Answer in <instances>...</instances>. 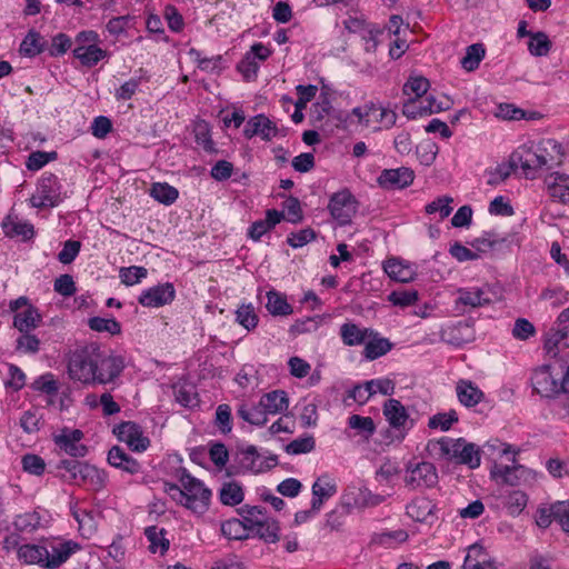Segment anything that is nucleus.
Instances as JSON below:
<instances>
[{"instance_id":"f257e3e1","label":"nucleus","mask_w":569,"mask_h":569,"mask_svg":"<svg viewBox=\"0 0 569 569\" xmlns=\"http://www.w3.org/2000/svg\"><path fill=\"white\" fill-rule=\"evenodd\" d=\"M126 368L124 358L101 350L96 343L74 350L68 362L71 380L84 386L114 383Z\"/></svg>"},{"instance_id":"f03ea898","label":"nucleus","mask_w":569,"mask_h":569,"mask_svg":"<svg viewBox=\"0 0 569 569\" xmlns=\"http://www.w3.org/2000/svg\"><path fill=\"white\" fill-rule=\"evenodd\" d=\"M531 386L536 393L550 398L559 392H569V363L543 366L531 376Z\"/></svg>"},{"instance_id":"7ed1b4c3","label":"nucleus","mask_w":569,"mask_h":569,"mask_svg":"<svg viewBox=\"0 0 569 569\" xmlns=\"http://www.w3.org/2000/svg\"><path fill=\"white\" fill-rule=\"evenodd\" d=\"M57 469L60 478L71 485L82 486L98 491L106 485V475L97 467L74 459L61 460Z\"/></svg>"},{"instance_id":"20e7f679","label":"nucleus","mask_w":569,"mask_h":569,"mask_svg":"<svg viewBox=\"0 0 569 569\" xmlns=\"http://www.w3.org/2000/svg\"><path fill=\"white\" fill-rule=\"evenodd\" d=\"M348 123H358L372 131L387 130L396 124L397 113L373 102L353 108L345 119Z\"/></svg>"},{"instance_id":"39448f33","label":"nucleus","mask_w":569,"mask_h":569,"mask_svg":"<svg viewBox=\"0 0 569 569\" xmlns=\"http://www.w3.org/2000/svg\"><path fill=\"white\" fill-rule=\"evenodd\" d=\"M442 456L455 460L458 463L467 465L475 469L480 466V450L473 445L467 442L463 438L451 439L441 438L437 442Z\"/></svg>"},{"instance_id":"423d86ee","label":"nucleus","mask_w":569,"mask_h":569,"mask_svg":"<svg viewBox=\"0 0 569 569\" xmlns=\"http://www.w3.org/2000/svg\"><path fill=\"white\" fill-rule=\"evenodd\" d=\"M179 482L186 489L187 508L197 513H204L210 505L211 491L186 469L179 472Z\"/></svg>"},{"instance_id":"0eeeda50","label":"nucleus","mask_w":569,"mask_h":569,"mask_svg":"<svg viewBox=\"0 0 569 569\" xmlns=\"http://www.w3.org/2000/svg\"><path fill=\"white\" fill-rule=\"evenodd\" d=\"M61 201V184L56 174L44 172L37 183L34 193L30 198L33 208L54 207Z\"/></svg>"},{"instance_id":"6e6552de","label":"nucleus","mask_w":569,"mask_h":569,"mask_svg":"<svg viewBox=\"0 0 569 569\" xmlns=\"http://www.w3.org/2000/svg\"><path fill=\"white\" fill-rule=\"evenodd\" d=\"M510 166L521 169L526 178L535 179L538 170L542 169L538 144H522L517 148L510 156Z\"/></svg>"},{"instance_id":"1a4fd4ad","label":"nucleus","mask_w":569,"mask_h":569,"mask_svg":"<svg viewBox=\"0 0 569 569\" xmlns=\"http://www.w3.org/2000/svg\"><path fill=\"white\" fill-rule=\"evenodd\" d=\"M405 483L413 490L432 488L438 483L437 468L428 461L409 465L406 470Z\"/></svg>"},{"instance_id":"9d476101","label":"nucleus","mask_w":569,"mask_h":569,"mask_svg":"<svg viewBox=\"0 0 569 569\" xmlns=\"http://www.w3.org/2000/svg\"><path fill=\"white\" fill-rule=\"evenodd\" d=\"M330 213L340 226L351 223L357 212V201L348 190L335 193L328 206Z\"/></svg>"},{"instance_id":"9b49d317","label":"nucleus","mask_w":569,"mask_h":569,"mask_svg":"<svg viewBox=\"0 0 569 569\" xmlns=\"http://www.w3.org/2000/svg\"><path fill=\"white\" fill-rule=\"evenodd\" d=\"M176 298V290L171 282L160 283L143 290L138 302L147 308H160L171 303Z\"/></svg>"},{"instance_id":"f8f14e48","label":"nucleus","mask_w":569,"mask_h":569,"mask_svg":"<svg viewBox=\"0 0 569 569\" xmlns=\"http://www.w3.org/2000/svg\"><path fill=\"white\" fill-rule=\"evenodd\" d=\"M82 439L83 432L81 430L63 428L60 435L54 437V443L64 453L74 458H82L88 452L87 446L81 443Z\"/></svg>"},{"instance_id":"ddd939ff","label":"nucleus","mask_w":569,"mask_h":569,"mask_svg":"<svg viewBox=\"0 0 569 569\" xmlns=\"http://www.w3.org/2000/svg\"><path fill=\"white\" fill-rule=\"evenodd\" d=\"M114 431L119 440L126 442L133 451L142 452L150 445V440L143 436L141 427L136 422H121Z\"/></svg>"},{"instance_id":"4468645a","label":"nucleus","mask_w":569,"mask_h":569,"mask_svg":"<svg viewBox=\"0 0 569 569\" xmlns=\"http://www.w3.org/2000/svg\"><path fill=\"white\" fill-rule=\"evenodd\" d=\"M415 173L411 169L400 167L397 169H385L379 174L378 184L387 190H400L413 182Z\"/></svg>"},{"instance_id":"2eb2a0df","label":"nucleus","mask_w":569,"mask_h":569,"mask_svg":"<svg viewBox=\"0 0 569 569\" xmlns=\"http://www.w3.org/2000/svg\"><path fill=\"white\" fill-rule=\"evenodd\" d=\"M443 110H447V106H436V99L432 96L409 98L402 107V113L408 119H416Z\"/></svg>"},{"instance_id":"dca6fc26","label":"nucleus","mask_w":569,"mask_h":569,"mask_svg":"<svg viewBox=\"0 0 569 569\" xmlns=\"http://www.w3.org/2000/svg\"><path fill=\"white\" fill-rule=\"evenodd\" d=\"M382 411L393 429L408 431L412 428L413 421L410 420L406 407L399 400L388 399L383 405Z\"/></svg>"},{"instance_id":"f3484780","label":"nucleus","mask_w":569,"mask_h":569,"mask_svg":"<svg viewBox=\"0 0 569 569\" xmlns=\"http://www.w3.org/2000/svg\"><path fill=\"white\" fill-rule=\"evenodd\" d=\"M278 134V128L274 122H272L264 114H257L250 118L243 129V136L247 139H251L256 136H259L264 141H270Z\"/></svg>"},{"instance_id":"a211bd4d","label":"nucleus","mask_w":569,"mask_h":569,"mask_svg":"<svg viewBox=\"0 0 569 569\" xmlns=\"http://www.w3.org/2000/svg\"><path fill=\"white\" fill-rule=\"evenodd\" d=\"M382 269L391 280L398 282H410L417 276L415 266L398 257L385 260Z\"/></svg>"},{"instance_id":"6ab92c4d","label":"nucleus","mask_w":569,"mask_h":569,"mask_svg":"<svg viewBox=\"0 0 569 569\" xmlns=\"http://www.w3.org/2000/svg\"><path fill=\"white\" fill-rule=\"evenodd\" d=\"M79 545L71 540L51 542L48 547V560L44 563V568H59L71 557V555L79 550Z\"/></svg>"},{"instance_id":"aec40b11","label":"nucleus","mask_w":569,"mask_h":569,"mask_svg":"<svg viewBox=\"0 0 569 569\" xmlns=\"http://www.w3.org/2000/svg\"><path fill=\"white\" fill-rule=\"evenodd\" d=\"M538 144L541 168L552 169L560 166L565 156L562 146L553 139L541 140Z\"/></svg>"},{"instance_id":"412c9836","label":"nucleus","mask_w":569,"mask_h":569,"mask_svg":"<svg viewBox=\"0 0 569 569\" xmlns=\"http://www.w3.org/2000/svg\"><path fill=\"white\" fill-rule=\"evenodd\" d=\"M545 184L549 197L557 202H569V176L560 172H551L545 178Z\"/></svg>"},{"instance_id":"4be33fe9","label":"nucleus","mask_w":569,"mask_h":569,"mask_svg":"<svg viewBox=\"0 0 569 569\" xmlns=\"http://www.w3.org/2000/svg\"><path fill=\"white\" fill-rule=\"evenodd\" d=\"M558 322L562 328L551 333L545 343L548 353L553 356L557 355L559 345L569 347V307L559 315Z\"/></svg>"},{"instance_id":"5701e85b","label":"nucleus","mask_w":569,"mask_h":569,"mask_svg":"<svg viewBox=\"0 0 569 569\" xmlns=\"http://www.w3.org/2000/svg\"><path fill=\"white\" fill-rule=\"evenodd\" d=\"M17 558L23 565H38L44 568L48 560V547L36 543L21 545L18 548Z\"/></svg>"},{"instance_id":"b1692460","label":"nucleus","mask_w":569,"mask_h":569,"mask_svg":"<svg viewBox=\"0 0 569 569\" xmlns=\"http://www.w3.org/2000/svg\"><path fill=\"white\" fill-rule=\"evenodd\" d=\"M491 475L497 481L509 486H519L522 481L527 480L530 475V470L520 465L511 467L505 466L496 467L491 471Z\"/></svg>"},{"instance_id":"393cba45","label":"nucleus","mask_w":569,"mask_h":569,"mask_svg":"<svg viewBox=\"0 0 569 569\" xmlns=\"http://www.w3.org/2000/svg\"><path fill=\"white\" fill-rule=\"evenodd\" d=\"M456 393L459 402L467 408L477 406L485 398L483 391L480 390L476 383L466 379H461L457 382Z\"/></svg>"},{"instance_id":"a878e982","label":"nucleus","mask_w":569,"mask_h":569,"mask_svg":"<svg viewBox=\"0 0 569 569\" xmlns=\"http://www.w3.org/2000/svg\"><path fill=\"white\" fill-rule=\"evenodd\" d=\"M108 462L112 467L121 469L130 475H136L141 471V465L119 446H114L109 450Z\"/></svg>"},{"instance_id":"bb28decb","label":"nucleus","mask_w":569,"mask_h":569,"mask_svg":"<svg viewBox=\"0 0 569 569\" xmlns=\"http://www.w3.org/2000/svg\"><path fill=\"white\" fill-rule=\"evenodd\" d=\"M237 416L243 421L252 425L262 427L268 421V415L264 408L261 406V401L254 402H242L237 408Z\"/></svg>"},{"instance_id":"cd10ccee","label":"nucleus","mask_w":569,"mask_h":569,"mask_svg":"<svg viewBox=\"0 0 569 569\" xmlns=\"http://www.w3.org/2000/svg\"><path fill=\"white\" fill-rule=\"evenodd\" d=\"M284 218V213L278 211L276 209H269L266 212V219L254 221L249 230L248 236L254 240L259 241L263 234H266L269 230L276 227L282 219Z\"/></svg>"},{"instance_id":"c85d7f7f","label":"nucleus","mask_w":569,"mask_h":569,"mask_svg":"<svg viewBox=\"0 0 569 569\" xmlns=\"http://www.w3.org/2000/svg\"><path fill=\"white\" fill-rule=\"evenodd\" d=\"M370 336H373L372 329L360 328L352 322H346L340 327V337L348 347L363 345Z\"/></svg>"},{"instance_id":"c756f323","label":"nucleus","mask_w":569,"mask_h":569,"mask_svg":"<svg viewBox=\"0 0 569 569\" xmlns=\"http://www.w3.org/2000/svg\"><path fill=\"white\" fill-rule=\"evenodd\" d=\"M436 505L426 497L412 499L406 507L407 515L415 521L427 522L433 517Z\"/></svg>"},{"instance_id":"7c9ffc66","label":"nucleus","mask_w":569,"mask_h":569,"mask_svg":"<svg viewBox=\"0 0 569 569\" xmlns=\"http://www.w3.org/2000/svg\"><path fill=\"white\" fill-rule=\"evenodd\" d=\"M261 406L267 415H280L288 410L289 398L283 390H273L264 393L261 398Z\"/></svg>"},{"instance_id":"2f4dec72","label":"nucleus","mask_w":569,"mask_h":569,"mask_svg":"<svg viewBox=\"0 0 569 569\" xmlns=\"http://www.w3.org/2000/svg\"><path fill=\"white\" fill-rule=\"evenodd\" d=\"M42 322V316L36 307L28 305L26 309L17 312L13 318V326L20 332H29Z\"/></svg>"},{"instance_id":"473e14b6","label":"nucleus","mask_w":569,"mask_h":569,"mask_svg":"<svg viewBox=\"0 0 569 569\" xmlns=\"http://www.w3.org/2000/svg\"><path fill=\"white\" fill-rule=\"evenodd\" d=\"M73 56L83 67L92 68L108 56V52L96 44H80L73 49Z\"/></svg>"},{"instance_id":"72a5a7b5","label":"nucleus","mask_w":569,"mask_h":569,"mask_svg":"<svg viewBox=\"0 0 569 569\" xmlns=\"http://www.w3.org/2000/svg\"><path fill=\"white\" fill-rule=\"evenodd\" d=\"M219 499L224 506L234 507L240 505L244 499L242 486L234 480L223 482L219 489Z\"/></svg>"},{"instance_id":"f704fd0d","label":"nucleus","mask_w":569,"mask_h":569,"mask_svg":"<svg viewBox=\"0 0 569 569\" xmlns=\"http://www.w3.org/2000/svg\"><path fill=\"white\" fill-rule=\"evenodd\" d=\"M392 348V343L387 338L379 337L378 332L373 331L365 342L363 355L369 360L378 359L388 353Z\"/></svg>"},{"instance_id":"c9c22d12","label":"nucleus","mask_w":569,"mask_h":569,"mask_svg":"<svg viewBox=\"0 0 569 569\" xmlns=\"http://www.w3.org/2000/svg\"><path fill=\"white\" fill-rule=\"evenodd\" d=\"M2 229L7 237H22L30 239L34 234L33 226L29 222L21 221L17 217L8 216L2 222Z\"/></svg>"},{"instance_id":"e433bc0d","label":"nucleus","mask_w":569,"mask_h":569,"mask_svg":"<svg viewBox=\"0 0 569 569\" xmlns=\"http://www.w3.org/2000/svg\"><path fill=\"white\" fill-rule=\"evenodd\" d=\"M457 302L471 308H478L489 305L491 299L488 293L480 288H463L458 290Z\"/></svg>"},{"instance_id":"4c0bfd02","label":"nucleus","mask_w":569,"mask_h":569,"mask_svg":"<svg viewBox=\"0 0 569 569\" xmlns=\"http://www.w3.org/2000/svg\"><path fill=\"white\" fill-rule=\"evenodd\" d=\"M462 567L463 569H495L485 549L478 545L469 547Z\"/></svg>"},{"instance_id":"58836bf2","label":"nucleus","mask_w":569,"mask_h":569,"mask_svg":"<svg viewBox=\"0 0 569 569\" xmlns=\"http://www.w3.org/2000/svg\"><path fill=\"white\" fill-rule=\"evenodd\" d=\"M44 38L36 30H30L20 44V53L24 57H36L40 54L46 47Z\"/></svg>"},{"instance_id":"ea45409f","label":"nucleus","mask_w":569,"mask_h":569,"mask_svg":"<svg viewBox=\"0 0 569 569\" xmlns=\"http://www.w3.org/2000/svg\"><path fill=\"white\" fill-rule=\"evenodd\" d=\"M337 491V488L333 483L329 481H325L322 479H318L312 485V510L319 511L325 500L332 497Z\"/></svg>"},{"instance_id":"a19ab883","label":"nucleus","mask_w":569,"mask_h":569,"mask_svg":"<svg viewBox=\"0 0 569 569\" xmlns=\"http://www.w3.org/2000/svg\"><path fill=\"white\" fill-rule=\"evenodd\" d=\"M506 241L505 238H500L496 232L488 231L473 239L471 247L480 254V252H488L489 250L501 248Z\"/></svg>"},{"instance_id":"79ce46f5","label":"nucleus","mask_w":569,"mask_h":569,"mask_svg":"<svg viewBox=\"0 0 569 569\" xmlns=\"http://www.w3.org/2000/svg\"><path fill=\"white\" fill-rule=\"evenodd\" d=\"M196 143L201 147L208 153H216L217 149L214 142L211 139L209 123L204 120H200L194 123L193 127Z\"/></svg>"},{"instance_id":"37998d69","label":"nucleus","mask_w":569,"mask_h":569,"mask_svg":"<svg viewBox=\"0 0 569 569\" xmlns=\"http://www.w3.org/2000/svg\"><path fill=\"white\" fill-rule=\"evenodd\" d=\"M221 533L228 539L243 540L249 538L250 530L240 519L232 518L221 523Z\"/></svg>"},{"instance_id":"c03bdc74","label":"nucleus","mask_w":569,"mask_h":569,"mask_svg":"<svg viewBox=\"0 0 569 569\" xmlns=\"http://www.w3.org/2000/svg\"><path fill=\"white\" fill-rule=\"evenodd\" d=\"M144 535L150 542L149 549L152 553H156L159 550L160 553L163 555L169 549L170 543L169 540L164 537V529L150 526L146 528Z\"/></svg>"},{"instance_id":"a18cd8bd","label":"nucleus","mask_w":569,"mask_h":569,"mask_svg":"<svg viewBox=\"0 0 569 569\" xmlns=\"http://www.w3.org/2000/svg\"><path fill=\"white\" fill-rule=\"evenodd\" d=\"M266 308L272 316H289L293 311L286 297L274 291L268 292Z\"/></svg>"},{"instance_id":"49530a36","label":"nucleus","mask_w":569,"mask_h":569,"mask_svg":"<svg viewBox=\"0 0 569 569\" xmlns=\"http://www.w3.org/2000/svg\"><path fill=\"white\" fill-rule=\"evenodd\" d=\"M486 49L482 43H473L467 47L466 54L461 59V67L467 71L476 70L485 58Z\"/></svg>"},{"instance_id":"de8ad7c7","label":"nucleus","mask_w":569,"mask_h":569,"mask_svg":"<svg viewBox=\"0 0 569 569\" xmlns=\"http://www.w3.org/2000/svg\"><path fill=\"white\" fill-rule=\"evenodd\" d=\"M279 531L280 527L278 522L274 519L266 517L252 532L266 542H276L279 540Z\"/></svg>"},{"instance_id":"09e8293b","label":"nucleus","mask_w":569,"mask_h":569,"mask_svg":"<svg viewBox=\"0 0 569 569\" xmlns=\"http://www.w3.org/2000/svg\"><path fill=\"white\" fill-rule=\"evenodd\" d=\"M238 512L242 517L241 521L246 523L250 532L266 518L264 508L261 506L244 505Z\"/></svg>"},{"instance_id":"8fccbe9b","label":"nucleus","mask_w":569,"mask_h":569,"mask_svg":"<svg viewBox=\"0 0 569 569\" xmlns=\"http://www.w3.org/2000/svg\"><path fill=\"white\" fill-rule=\"evenodd\" d=\"M40 516L36 511L24 512L16 516L13 520V527L20 532H33L40 526Z\"/></svg>"},{"instance_id":"3c124183","label":"nucleus","mask_w":569,"mask_h":569,"mask_svg":"<svg viewBox=\"0 0 569 569\" xmlns=\"http://www.w3.org/2000/svg\"><path fill=\"white\" fill-rule=\"evenodd\" d=\"M348 426L358 431L366 439H369L376 432V425L371 417L352 415L348 418Z\"/></svg>"},{"instance_id":"603ef678","label":"nucleus","mask_w":569,"mask_h":569,"mask_svg":"<svg viewBox=\"0 0 569 569\" xmlns=\"http://www.w3.org/2000/svg\"><path fill=\"white\" fill-rule=\"evenodd\" d=\"M419 299V293L417 290H395L390 292L387 297V300L393 306L400 308H407L410 306H415Z\"/></svg>"},{"instance_id":"864d4df0","label":"nucleus","mask_w":569,"mask_h":569,"mask_svg":"<svg viewBox=\"0 0 569 569\" xmlns=\"http://www.w3.org/2000/svg\"><path fill=\"white\" fill-rule=\"evenodd\" d=\"M260 455L258 453L254 446H248L240 451V465L246 470L252 472H260L262 470V462L258 463Z\"/></svg>"},{"instance_id":"5fc2aeb1","label":"nucleus","mask_w":569,"mask_h":569,"mask_svg":"<svg viewBox=\"0 0 569 569\" xmlns=\"http://www.w3.org/2000/svg\"><path fill=\"white\" fill-rule=\"evenodd\" d=\"M236 320L247 330H252L257 327L259 318L251 303L241 305L236 311Z\"/></svg>"},{"instance_id":"6e6d98bb","label":"nucleus","mask_w":569,"mask_h":569,"mask_svg":"<svg viewBox=\"0 0 569 569\" xmlns=\"http://www.w3.org/2000/svg\"><path fill=\"white\" fill-rule=\"evenodd\" d=\"M528 496L521 490H513L507 497L505 506L511 516H518L526 508Z\"/></svg>"},{"instance_id":"4d7b16f0","label":"nucleus","mask_w":569,"mask_h":569,"mask_svg":"<svg viewBox=\"0 0 569 569\" xmlns=\"http://www.w3.org/2000/svg\"><path fill=\"white\" fill-rule=\"evenodd\" d=\"M528 49L531 54L536 57L547 56L551 49V41L548 36L543 32H536L531 34V39L528 43Z\"/></svg>"},{"instance_id":"13d9d810","label":"nucleus","mask_w":569,"mask_h":569,"mask_svg":"<svg viewBox=\"0 0 569 569\" xmlns=\"http://www.w3.org/2000/svg\"><path fill=\"white\" fill-rule=\"evenodd\" d=\"M458 413L456 410H449L448 412H439L430 417L428 427L430 429H441L442 431L449 430L453 423L458 422Z\"/></svg>"},{"instance_id":"bf43d9fd","label":"nucleus","mask_w":569,"mask_h":569,"mask_svg":"<svg viewBox=\"0 0 569 569\" xmlns=\"http://www.w3.org/2000/svg\"><path fill=\"white\" fill-rule=\"evenodd\" d=\"M147 274L148 270L140 266L122 267L119 270L120 280L126 286L139 283Z\"/></svg>"},{"instance_id":"052dcab7","label":"nucleus","mask_w":569,"mask_h":569,"mask_svg":"<svg viewBox=\"0 0 569 569\" xmlns=\"http://www.w3.org/2000/svg\"><path fill=\"white\" fill-rule=\"evenodd\" d=\"M151 196L161 203L171 204L177 200L179 192L168 183H154L151 189Z\"/></svg>"},{"instance_id":"680f3d73","label":"nucleus","mask_w":569,"mask_h":569,"mask_svg":"<svg viewBox=\"0 0 569 569\" xmlns=\"http://www.w3.org/2000/svg\"><path fill=\"white\" fill-rule=\"evenodd\" d=\"M89 327L97 332H109L111 335H119L121 332V326L116 319L93 317L89 319Z\"/></svg>"},{"instance_id":"e2e57ef3","label":"nucleus","mask_w":569,"mask_h":569,"mask_svg":"<svg viewBox=\"0 0 569 569\" xmlns=\"http://www.w3.org/2000/svg\"><path fill=\"white\" fill-rule=\"evenodd\" d=\"M429 86L430 83L425 77H410L403 86V93L407 96L415 94V98L425 97Z\"/></svg>"},{"instance_id":"0e129e2a","label":"nucleus","mask_w":569,"mask_h":569,"mask_svg":"<svg viewBox=\"0 0 569 569\" xmlns=\"http://www.w3.org/2000/svg\"><path fill=\"white\" fill-rule=\"evenodd\" d=\"M315 438L312 436H307L292 440L286 446V451L289 455L308 453L315 449Z\"/></svg>"},{"instance_id":"69168bd1","label":"nucleus","mask_w":569,"mask_h":569,"mask_svg":"<svg viewBox=\"0 0 569 569\" xmlns=\"http://www.w3.org/2000/svg\"><path fill=\"white\" fill-rule=\"evenodd\" d=\"M16 349L24 353H37L40 349V340L29 332H21L17 339Z\"/></svg>"},{"instance_id":"338daca9","label":"nucleus","mask_w":569,"mask_h":569,"mask_svg":"<svg viewBox=\"0 0 569 569\" xmlns=\"http://www.w3.org/2000/svg\"><path fill=\"white\" fill-rule=\"evenodd\" d=\"M56 152L33 151L29 154L26 167L28 170L37 171L46 166L49 161L54 160Z\"/></svg>"},{"instance_id":"774afa93","label":"nucleus","mask_w":569,"mask_h":569,"mask_svg":"<svg viewBox=\"0 0 569 569\" xmlns=\"http://www.w3.org/2000/svg\"><path fill=\"white\" fill-rule=\"evenodd\" d=\"M21 462L23 470L31 475L41 476L46 470V462L38 455H24Z\"/></svg>"}]
</instances>
